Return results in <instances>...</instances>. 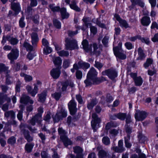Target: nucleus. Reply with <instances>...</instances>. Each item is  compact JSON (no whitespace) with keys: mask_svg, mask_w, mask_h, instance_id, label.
<instances>
[{"mask_svg":"<svg viewBox=\"0 0 158 158\" xmlns=\"http://www.w3.org/2000/svg\"><path fill=\"white\" fill-rule=\"evenodd\" d=\"M92 120L91 121V126L94 131H96V128L97 124L101 123V119L98 117V115L95 113H93L92 114Z\"/></svg>","mask_w":158,"mask_h":158,"instance_id":"11","label":"nucleus"},{"mask_svg":"<svg viewBox=\"0 0 158 158\" xmlns=\"http://www.w3.org/2000/svg\"><path fill=\"white\" fill-rule=\"evenodd\" d=\"M148 113L145 111L138 110L136 111L135 114L136 119L139 121H143L147 116Z\"/></svg>","mask_w":158,"mask_h":158,"instance_id":"9","label":"nucleus"},{"mask_svg":"<svg viewBox=\"0 0 158 158\" xmlns=\"http://www.w3.org/2000/svg\"><path fill=\"white\" fill-rule=\"evenodd\" d=\"M140 23L143 26H148L151 23L150 19L147 16H143L141 19Z\"/></svg>","mask_w":158,"mask_h":158,"instance_id":"21","label":"nucleus"},{"mask_svg":"<svg viewBox=\"0 0 158 158\" xmlns=\"http://www.w3.org/2000/svg\"><path fill=\"white\" fill-rule=\"evenodd\" d=\"M101 99L102 101L104 100H105V101L104 102V103L106 102L107 103H110L114 99V98L113 96L109 93H107L106 94V97H105L104 96H102Z\"/></svg>","mask_w":158,"mask_h":158,"instance_id":"19","label":"nucleus"},{"mask_svg":"<svg viewBox=\"0 0 158 158\" xmlns=\"http://www.w3.org/2000/svg\"><path fill=\"white\" fill-rule=\"evenodd\" d=\"M60 11L63 19H67L69 17V14L66 12V9L65 8H61L60 10Z\"/></svg>","mask_w":158,"mask_h":158,"instance_id":"34","label":"nucleus"},{"mask_svg":"<svg viewBox=\"0 0 158 158\" xmlns=\"http://www.w3.org/2000/svg\"><path fill=\"white\" fill-rule=\"evenodd\" d=\"M122 43L118 44L119 47L113 48V51L115 55L119 58L125 59L126 58V52L123 51L122 49Z\"/></svg>","mask_w":158,"mask_h":158,"instance_id":"6","label":"nucleus"},{"mask_svg":"<svg viewBox=\"0 0 158 158\" xmlns=\"http://www.w3.org/2000/svg\"><path fill=\"white\" fill-rule=\"evenodd\" d=\"M91 33L93 35H95L97 32V28L94 26L91 25L90 27Z\"/></svg>","mask_w":158,"mask_h":158,"instance_id":"64","label":"nucleus"},{"mask_svg":"<svg viewBox=\"0 0 158 158\" xmlns=\"http://www.w3.org/2000/svg\"><path fill=\"white\" fill-rule=\"evenodd\" d=\"M38 135L41 139L42 143H45V140L46 139L45 135L41 132L40 133L38 134Z\"/></svg>","mask_w":158,"mask_h":158,"instance_id":"63","label":"nucleus"},{"mask_svg":"<svg viewBox=\"0 0 158 158\" xmlns=\"http://www.w3.org/2000/svg\"><path fill=\"white\" fill-rule=\"evenodd\" d=\"M98 72L94 68H90L87 73L86 79L84 81L86 87L93 85H98L103 81L105 78L103 77H98Z\"/></svg>","mask_w":158,"mask_h":158,"instance_id":"1","label":"nucleus"},{"mask_svg":"<svg viewBox=\"0 0 158 158\" xmlns=\"http://www.w3.org/2000/svg\"><path fill=\"white\" fill-rule=\"evenodd\" d=\"M126 119V124L125 125H130L129 124L132 122L131 116L130 115H127Z\"/></svg>","mask_w":158,"mask_h":158,"instance_id":"59","label":"nucleus"},{"mask_svg":"<svg viewBox=\"0 0 158 158\" xmlns=\"http://www.w3.org/2000/svg\"><path fill=\"white\" fill-rule=\"evenodd\" d=\"M61 92H56L55 93L52 94V96L55 99L56 101H58L60 99V98L61 97Z\"/></svg>","mask_w":158,"mask_h":158,"instance_id":"43","label":"nucleus"},{"mask_svg":"<svg viewBox=\"0 0 158 158\" xmlns=\"http://www.w3.org/2000/svg\"><path fill=\"white\" fill-rule=\"evenodd\" d=\"M58 131L60 136V140L63 142L65 147H67L68 146L73 144V142L68 137L67 132L62 127H59L58 128Z\"/></svg>","mask_w":158,"mask_h":158,"instance_id":"4","label":"nucleus"},{"mask_svg":"<svg viewBox=\"0 0 158 158\" xmlns=\"http://www.w3.org/2000/svg\"><path fill=\"white\" fill-rule=\"evenodd\" d=\"M4 116L6 118L10 117L11 119L14 120L15 118V112L13 110L8 111L4 113Z\"/></svg>","mask_w":158,"mask_h":158,"instance_id":"25","label":"nucleus"},{"mask_svg":"<svg viewBox=\"0 0 158 158\" xmlns=\"http://www.w3.org/2000/svg\"><path fill=\"white\" fill-rule=\"evenodd\" d=\"M21 84V83L19 80L17 81L15 87V91L16 93L20 92L21 91L20 87Z\"/></svg>","mask_w":158,"mask_h":158,"instance_id":"44","label":"nucleus"},{"mask_svg":"<svg viewBox=\"0 0 158 158\" xmlns=\"http://www.w3.org/2000/svg\"><path fill=\"white\" fill-rule=\"evenodd\" d=\"M23 47L26 49L27 51H31L33 49L32 46L27 42H25L24 43Z\"/></svg>","mask_w":158,"mask_h":158,"instance_id":"49","label":"nucleus"},{"mask_svg":"<svg viewBox=\"0 0 158 158\" xmlns=\"http://www.w3.org/2000/svg\"><path fill=\"white\" fill-rule=\"evenodd\" d=\"M25 18L24 17H22L19 21V25L20 27L21 28L24 27L25 25V23L24 21Z\"/></svg>","mask_w":158,"mask_h":158,"instance_id":"58","label":"nucleus"},{"mask_svg":"<svg viewBox=\"0 0 158 158\" xmlns=\"http://www.w3.org/2000/svg\"><path fill=\"white\" fill-rule=\"evenodd\" d=\"M19 55V51L17 49H13L8 55V57L9 59H15L17 58Z\"/></svg>","mask_w":158,"mask_h":158,"instance_id":"16","label":"nucleus"},{"mask_svg":"<svg viewBox=\"0 0 158 158\" xmlns=\"http://www.w3.org/2000/svg\"><path fill=\"white\" fill-rule=\"evenodd\" d=\"M31 42L33 45H36L39 41L38 35L36 32H33L31 35Z\"/></svg>","mask_w":158,"mask_h":158,"instance_id":"24","label":"nucleus"},{"mask_svg":"<svg viewBox=\"0 0 158 158\" xmlns=\"http://www.w3.org/2000/svg\"><path fill=\"white\" fill-rule=\"evenodd\" d=\"M68 115L67 111L65 109L62 107L60 110L57 111L56 114L52 116V118L54 123H57L60 121L62 120L65 118Z\"/></svg>","mask_w":158,"mask_h":158,"instance_id":"5","label":"nucleus"},{"mask_svg":"<svg viewBox=\"0 0 158 158\" xmlns=\"http://www.w3.org/2000/svg\"><path fill=\"white\" fill-rule=\"evenodd\" d=\"M125 129L126 133L131 134L132 132V127L130 125H125Z\"/></svg>","mask_w":158,"mask_h":158,"instance_id":"51","label":"nucleus"},{"mask_svg":"<svg viewBox=\"0 0 158 158\" xmlns=\"http://www.w3.org/2000/svg\"><path fill=\"white\" fill-rule=\"evenodd\" d=\"M57 53L60 56H67L69 55V52L67 51L62 50L58 52Z\"/></svg>","mask_w":158,"mask_h":158,"instance_id":"60","label":"nucleus"},{"mask_svg":"<svg viewBox=\"0 0 158 158\" xmlns=\"http://www.w3.org/2000/svg\"><path fill=\"white\" fill-rule=\"evenodd\" d=\"M98 155L99 158H106L107 153L104 150L101 149L98 151Z\"/></svg>","mask_w":158,"mask_h":158,"instance_id":"35","label":"nucleus"},{"mask_svg":"<svg viewBox=\"0 0 158 158\" xmlns=\"http://www.w3.org/2000/svg\"><path fill=\"white\" fill-rule=\"evenodd\" d=\"M111 149L114 152L118 153H122L125 150V148H123L117 146L113 147Z\"/></svg>","mask_w":158,"mask_h":158,"instance_id":"32","label":"nucleus"},{"mask_svg":"<svg viewBox=\"0 0 158 158\" xmlns=\"http://www.w3.org/2000/svg\"><path fill=\"white\" fill-rule=\"evenodd\" d=\"M139 141L140 143H144L146 141V137L141 133H139L138 135Z\"/></svg>","mask_w":158,"mask_h":158,"instance_id":"41","label":"nucleus"},{"mask_svg":"<svg viewBox=\"0 0 158 158\" xmlns=\"http://www.w3.org/2000/svg\"><path fill=\"white\" fill-rule=\"evenodd\" d=\"M131 1L132 3V5L133 6L138 5L142 7H143L144 6V3L141 0H131Z\"/></svg>","mask_w":158,"mask_h":158,"instance_id":"28","label":"nucleus"},{"mask_svg":"<svg viewBox=\"0 0 158 158\" xmlns=\"http://www.w3.org/2000/svg\"><path fill=\"white\" fill-rule=\"evenodd\" d=\"M114 17L119 22L121 27H124L125 28L128 27V25L126 21L125 20L122 19L118 15L116 14H115Z\"/></svg>","mask_w":158,"mask_h":158,"instance_id":"17","label":"nucleus"},{"mask_svg":"<svg viewBox=\"0 0 158 158\" xmlns=\"http://www.w3.org/2000/svg\"><path fill=\"white\" fill-rule=\"evenodd\" d=\"M77 103L74 98H72L68 104V108L70 114L73 116V119L74 121H78L81 116V113L78 112L76 114L77 111Z\"/></svg>","mask_w":158,"mask_h":158,"instance_id":"2","label":"nucleus"},{"mask_svg":"<svg viewBox=\"0 0 158 158\" xmlns=\"http://www.w3.org/2000/svg\"><path fill=\"white\" fill-rule=\"evenodd\" d=\"M70 60H64L63 67L64 68L66 69L68 68L70 65Z\"/></svg>","mask_w":158,"mask_h":158,"instance_id":"62","label":"nucleus"},{"mask_svg":"<svg viewBox=\"0 0 158 158\" xmlns=\"http://www.w3.org/2000/svg\"><path fill=\"white\" fill-rule=\"evenodd\" d=\"M138 51L139 58L143 59L145 58L146 55L141 48H139Z\"/></svg>","mask_w":158,"mask_h":158,"instance_id":"40","label":"nucleus"},{"mask_svg":"<svg viewBox=\"0 0 158 158\" xmlns=\"http://www.w3.org/2000/svg\"><path fill=\"white\" fill-rule=\"evenodd\" d=\"M94 66L97 68L98 69L100 70L103 67V65L102 64L98 61H97V60L95 61Z\"/></svg>","mask_w":158,"mask_h":158,"instance_id":"56","label":"nucleus"},{"mask_svg":"<svg viewBox=\"0 0 158 158\" xmlns=\"http://www.w3.org/2000/svg\"><path fill=\"white\" fill-rule=\"evenodd\" d=\"M70 7L77 11H79L80 10V9L76 5V3L75 1H72L71 3L70 4Z\"/></svg>","mask_w":158,"mask_h":158,"instance_id":"39","label":"nucleus"},{"mask_svg":"<svg viewBox=\"0 0 158 158\" xmlns=\"http://www.w3.org/2000/svg\"><path fill=\"white\" fill-rule=\"evenodd\" d=\"M97 103L98 101L96 98L91 99L90 102L87 104V107L88 109L91 110Z\"/></svg>","mask_w":158,"mask_h":158,"instance_id":"26","label":"nucleus"},{"mask_svg":"<svg viewBox=\"0 0 158 158\" xmlns=\"http://www.w3.org/2000/svg\"><path fill=\"white\" fill-rule=\"evenodd\" d=\"M78 64L79 67L83 69H87L90 66V65L89 63L83 62L81 61L78 62Z\"/></svg>","mask_w":158,"mask_h":158,"instance_id":"30","label":"nucleus"},{"mask_svg":"<svg viewBox=\"0 0 158 158\" xmlns=\"http://www.w3.org/2000/svg\"><path fill=\"white\" fill-rule=\"evenodd\" d=\"M54 25L57 28L59 29L61 27V23L57 19L53 20Z\"/></svg>","mask_w":158,"mask_h":158,"instance_id":"55","label":"nucleus"},{"mask_svg":"<svg viewBox=\"0 0 158 158\" xmlns=\"http://www.w3.org/2000/svg\"><path fill=\"white\" fill-rule=\"evenodd\" d=\"M11 7L12 10L16 13H18L20 9V5L19 3H12Z\"/></svg>","mask_w":158,"mask_h":158,"instance_id":"33","label":"nucleus"},{"mask_svg":"<svg viewBox=\"0 0 158 158\" xmlns=\"http://www.w3.org/2000/svg\"><path fill=\"white\" fill-rule=\"evenodd\" d=\"M16 142V138L14 136H11L7 140V143L11 146L14 145Z\"/></svg>","mask_w":158,"mask_h":158,"instance_id":"37","label":"nucleus"},{"mask_svg":"<svg viewBox=\"0 0 158 158\" xmlns=\"http://www.w3.org/2000/svg\"><path fill=\"white\" fill-rule=\"evenodd\" d=\"M34 89L32 90V97H35L36 94L37 93L38 90V87L35 85L34 84Z\"/></svg>","mask_w":158,"mask_h":158,"instance_id":"50","label":"nucleus"},{"mask_svg":"<svg viewBox=\"0 0 158 158\" xmlns=\"http://www.w3.org/2000/svg\"><path fill=\"white\" fill-rule=\"evenodd\" d=\"M103 75H106L111 80L114 81L118 75L117 72L114 69H109L102 72Z\"/></svg>","mask_w":158,"mask_h":158,"instance_id":"7","label":"nucleus"},{"mask_svg":"<svg viewBox=\"0 0 158 158\" xmlns=\"http://www.w3.org/2000/svg\"><path fill=\"white\" fill-rule=\"evenodd\" d=\"M53 62L55 65L56 68H57L60 69L61 68V65L62 60H52Z\"/></svg>","mask_w":158,"mask_h":158,"instance_id":"38","label":"nucleus"},{"mask_svg":"<svg viewBox=\"0 0 158 158\" xmlns=\"http://www.w3.org/2000/svg\"><path fill=\"white\" fill-rule=\"evenodd\" d=\"M76 98L78 103L80 104L83 103V101L82 97L80 94H77L76 95Z\"/></svg>","mask_w":158,"mask_h":158,"instance_id":"61","label":"nucleus"},{"mask_svg":"<svg viewBox=\"0 0 158 158\" xmlns=\"http://www.w3.org/2000/svg\"><path fill=\"white\" fill-rule=\"evenodd\" d=\"M6 40L10 42L12 45L16 44L18 42V40L15 38L11 37L10 36H7L6 37L3 36L2 41V43L4 44L6 42Z\"/></svg>","mask_w":158,"mask_h":158,"instance_id":"14","label":"nucleus"},{"mask_svg":"<svg viewBox=\"0 0 158 158\" xmlns=\"http://www.w3.org/2000/svg\"><path fill=\"white\" fill-rule=\"evenodd\" d=\"M52 51L51 48L48 46L45 47L44 49V53L45 54L50 53Z\"/></svg>","mask_w":158,"mask_h":158,"instance_id":"54","label":"nucleus"},{"mask_svg":"<svg viewBox=\"0 0 158 158\" xmlns=\"http://www.w3.org/2000/svg\"><path fill=\"white\" fill-rule=\"evenodd\" d=\"M65 46L66 48L72 50L78 48L77 41L74 39H69L67 38L65 40Z\"/></svg>","mask_w":158,"mask_h":158,"instance_id":"8","label":"nucleus"},{"mask_svg":"<svg viewBox=\"0 0 158 158\" xmlns=\"http://www.w3.org/2000/svg\"><path fill=\"white\" fill-rule=\"evenodd\" d=\"M33 100L27 94H23L20 98V103L24 105H27L29 104H32L34 103Z\"/></svg>","mask_w":158,"mask_h":158,"instance_id":"10","label":"nucleus"},{"mask_svg":"<svg viewBox=\"0 0 158 158\" xmlns=\"http://www.w3.org/2000/svg\"><path fill=\"white\" fill-rule=\"evenodd\" d=\"M34 144L33 143H27L25 147V150L27 153H30L34 146Z\"/></svg>","mask_w":158,"mask_h":158,"instance_id":"29","label":"nucleus"},{"mask_svg":"<svg viewBox=\"0 0 158 158\" xmlns=\"http://www.w3.org/2000/svg\"><path fill=\"white\" fill-rule=\"evenodd\" d=\"M21 133L23 135L24 138L28 142H31L33 140V138L30 135V132L27 129L23 128L21 129Z\"/></svg>","mask_w":158,"mask_h":158,"instance_id":"12","label":"nucleus"},{"mask_svg":"<svg viewBox=\"0 0 158 158\" xmlns=\"http://www.w3.org/2000/svg\"><path fill=\"white\" fill-rule=\"evenodd\" d=\"M137 39H139L143 42H144L145 44H148L150 42L149 39L148 38H141L139 36H136L134 37H131L129 38V40L131 41H134Z\"/></svg>","mask_w":158,"mask_h":158,"instance_id":"18","label":"nucleus"},{"mask_svg":"<svg viewBox=\"0 0 158 158\" xmlns=\"http://www.w3.org/2000/svg\"><path fill=\"white\" fill-rule=\"evenodd\" d=\"M76 76L77 79H81L82 77V72L79 70H77L76 73Z\"/></svg>","mask_w":158,"mask_h":158,"instance_id":"57","label":"nucleus"},{"mask_svg":"<svg viewBox=\"0 0 158 158\" xmlns=\"http://www.w3.org/2000/svg\"><path fill=\"white\" fill-rule=\"evenodd\" d=\"M82 45L83 49L87 52L91 53V55L95 54L96 56H98L100 54V51L98 49L97 45L96 43L93 44L94 51L92 52V45H89L88 41L86 40H83L82 42Z\"/></svg>","mask_w":158,"mask_h":158,"instance_id":"3","label":"nucleus"},{"mask_svg":"<svg viewBox=\"0 0 158 158\" xmlns=\"http://www.w3.org/2000/svg\"><path fill=\"white\" fill-rule=\"evenodd\" d=\"M82 20L84 22V23L83 24V26L81 28V29L82 30L84 31L88 28L89 26L90 27L91 25V24L89 23L88 18H83L82 19Z\"/></svg>","mask_w":158,"mask_h":158,"instance_id":"27","label":"nucleus"},{"mask_svg":"<svg viewBox=\"0 0 158 158\" xmlns=\"http://www.w3.org/2000/svg\"><path fill=\"white\" fill-rule=\"evenodd\" d=\"M47 95V91L45 90L43 91L41 94H38L39 99L38 101L44 103L46 100Z\"/></svg>","mask_w":158,"mask_h":158,"instance_id":"20","label":"nucleus"},{"mask_svg":"<svg viewBox=\"0 0 158 158\" xmlns=\"http://www.w3.org/2000/svg\"><path fill=\"white\" fill-rule=\"evenodd\" d=\"M102 141V143L106 145H108L110 143V139L107 136L103 137Z\"/></svg>","mask_w":158,"mask_h":158,"instance_id":"48","label":"nucleus"},{"mask_svg":"<svg viewBox=\"0 0 158 158\" xmlns=\"http://www.w3.org/2000/svg\"><path fill=\"white\" fill-rule=\"evenodd\" d=\"M51 113L50 111H48L45 115L44 116L43 119L46 122H49L51 118Z\"/></svg>","mask_w":158,"mask_h":158,"instance_id":"46","label":"nucleus"},{"mask_svg":"<svg viewBox=\"0 0 158 158\" xmlns=\"http://www.w3.org/2000/svg\"><path fill=\"white\" fill-rule=\"evenodd\" d=\"M11 78V76L10 75H7L6 76L5 83L6 85H10L12 83V81L10 80Z\"/></svg>","mask_w":158,"mask_h":158,"instance_id":"52","label":"nucleus"},{"mask_svg":"<svg viewBox=\"0 0 158 158\" xmlns=\"http://www.w3.org/2000/svg\"><path fill=\"white\" fill-rule=\"evenodd\" d=\"M7 98V95L6 94L4 95L2 93H0V105H2L6 100Z\"/></svg>","mask_w":158,"mask_h":158,"instance_id":"42","label":"nucleus"},{"mask_svg":"<svg viewBox=\"0 0 158 158\" xmlns=\"http://www.w3.org/2000/svg\"><path fill=\"white\" fill-rule=\"evenodd\" d=\"M153 60H146V62L144 64L143 66L145 69H147L153 63Z\"/></svg>","mask_w":158,"mask_h":158,"instance_id":"53","label":"nucleus"},{"mask_svg":"<svg viewBox=\"0 0 158 158\" xmlns=\"http://www.w3.org/2000/svg\"><path fill=\"white\" fill-rule=\"evenodd\" d=\"M127 115L126 113L119 112L117 113V118L121 121H124L126 118Z\"/></svg>","mask_w":158,"mask_h":158,"instance_id":"36","label":"nucleus"},{"mask_svg":"<svg viewBox=\"0 0 158 158\" xmlns=\"http://www.w3.org/2000/svg\"><path fill=\"white\" fill-rule=\"evenodd\" d=\"M9 69V67L6 66L3 63H0V73L3 72H5L6 71Z\"/></svg>","mask_w":158,"mask_h":158,"instance_id":"45","label":"nucleus"},{"mask_svg":"<svg viewBox=\"0 0 158 158\" xmlns=\"http://www.w3.org/2000/svg\"><path fill=\"white\" fill-rule=\"evenodd\" d=\"M73 152L76 154V156L77 155H84L83 153V148L78 146H76L73 147Z\"/></svg>","mask_w":158,"mask_h":158,"instance_id":"22","label":"nucleus"},{"mask_svg":"<svg viewBox=\"0 0 158 158\" xmlns=\"http://www.w3.org/2000/svg\"><path fill=\"white\" fill-rule=\"evenodd\" d=\"M62 85L61 89L63 92L66 91L68 86H69L71 87H73L74 86L73 83L68 80H66L64 81H62L61 82Z\"/></svg>","mask_w":158,"mask_h":158,"instance_id":"13","label":"nucleus"},{"mask_svg":"<svg viewBox=\"0 0 158 158\" xmlns=\"http://www.w3.org/2000/svg\"><path fill=\"white\" fill-rule=\"evenodd\" d=\"M135 85L136 86H141L143 82V78L141 76H139L138 77L134 80Z\"/></svg>","mask_w":158,"mask_h":158,"instance_id":"31","label":"nucleus"},{"mask_svg":"<svg viewBox=\"0 0 158 158\" xmlns=\"http://www.w3.org/2000/svg\"><path fill=\"white\" fill-rule=\"evenodd\" d=\"M37 110L38 113L35 115L40 118H41L42 114L44 112L43 107L41 106H40L38 108Z\"/></svg>","mask_w":158,"mask_h":158,"instance_id":"47","label":"nucleus"},{"mask_svg":"<svg viewBox=\"0 0 158 158\" xmlns=\"http://www.w3.org/2000/svg\"><path fill=\"white\" fill-rule=\"evenodd\" d=\"M40 118L35 115L29 120L30 123L32 126H34L35 125L36 122L38 124H40L41 122V120L39 119Z\"/></svg>","mask_w":158,"mask_h":158,"instance_id":"23","label":"nucleus"},{"mask_svg":"<svg viewBox=\"0 0 158 158\" xmlns=\"http://www.w3.org/2000/svg\"><path fill=\"white\" fill-rule=\"evenodd\" d=\"M60 70L57 68H53L51 70L50 75L53 79H56L59 77L61 73Z\"/></svg>","mask_w":158,"mask_h":158,"instance_id":"15","label":"nucleus"}]
</instances>
